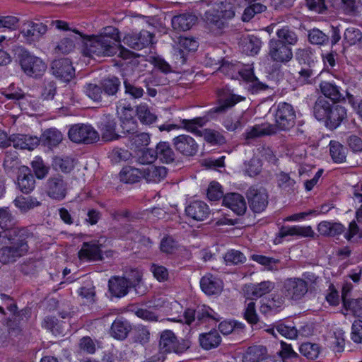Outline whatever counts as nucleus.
Returning <instances> with one entry per match:
<instances>
[{
	"label": "nucleus",
	"mask_w": 362,
	"mask_h": 362,
	"mask_svg": "<svg viewBox=\"0 0 362 362\" xmlns=\"http://www.w3.org/2000/svg\"><path fill=\"white\" fill-rule=\"evenodd\" d=\"M85 54L87 56H113L119 48L120 45L119 30L115 27L105 28L104 31L99 35L84 40Z\"/></svg>",
	"instance_id": "nucleus-1"
},
{
	"label": "nucleus",
	"mask_w": 362,
	"mask_h": 362,
	"mask_svg": "<svg viewBox=\"0 0 362 362\" xmlns=\"http://www.w3.org/2000/svg\"><path fill=\"white\" fill-rule=\"evenodd\" d=\"M234 16L233 6L230 4L221 2L206 10L202 19L211 32L219 35L228 28L229 21Z\"/></svg>",
	"instance_id": "nucleus-2"
},
{
	"label": "nucleus",
	"mask_w": 362,
	"mask_h": 362,
	"mask_svg": "<svg viewBox=\"0 0 362 362\" xmlns=\"http://www.w3.org/2000/svg\"><path fill=\"white\" fill-rule=\"evenodd\" d=\"M240 64H231L229 62H224L220 67L221 72L233 78H238L239 76L247 83L249 84V89L252 93H257L261 90H267L269 86L261 81L255 76L253 69L250 66L240 67Z\"/></svg>",
	"instance_id": "nucleus-3"
},
{
	"label": "nucleus",
	"mask_w": 362,
	"mask_h": 362,
	"mask_svg": "<svg viewBox=\"0 0 362 362\" xmlns=\"http://www.w3.org/2000/svg\"><path fill=\"white\" fill-rule=\"evenodd\" d=\"M208 119L204 117H196L192 119H184L181 121L183 127L188 132H192L199 136H203L207 143L213 145H222L226 142L223 135L218 131L205 129L202 132L198 127H203Z\"/></svg>",
	"instance_id": "nucleus-4"
},
{
	"label": "nucleus",
	"mask_w": 362,
	"mask_h": 362,
	"mask_svg": "<svg viewBox=\"0 0 362 362\" xmlns=\"http://www.w3.org/2000/svg\"><path fill=\"white\" fill-rule=\"evenodd\" d=\"M217 105L209 110L207 115L211 118L216 115H223L237 103L245 100L244 96L235 94L233 90L226 86L216 90Z\"/></svg>",
	"instance_id": "nucleus-5"
},
{
	"label": "nucleus",
	"mask_w": 362,
	"mask_h": 362,
	"mask_svg": "<svg viewBox=\"0 0 362 362\" xmlns=\"http://www.w3.org/2000/svg\"><path fill=\"white\" fill-rule=\"evenodd\" d=\"M275 124L276 132L277 129L288 131L294 127L296 124V115L293 107L287 103H279L275 109Z\"/></svg>",
	"instance_id": "nucleus-6"
},
{
	"label": "nucleus",
	"mask_w": 362,
	"mask_h": 362,
	"mask_svg": "<svg viewBox=\"0 0 362 362\" xmlns=\"http://www.w3.org/2000/svg\"><path fill=\"white\" fill-rule=\"evenodd\" d=\"M69 138L78 144H90L97 142L100 136L98 132L90 125L77 124L69 130Z\"/></svg>",
	"instance_id": "nucleus-7"
},
{
	"label": "nucleus",
	"mask_w": 362,
	"mask_h": 362,
	"mask_svg": "<svg viewBox=\"0 0 362 362\" xmlns=\"http://www.w3.org/2000/svg\"><path fill=\"white\" fill-rule=\"evenodd\" d=\"M189 346L190 342L188 340L178 341L171 330H164L160 334L159 347L163 353L181 354L188 349Z\"/></svg>",
	"instance_id": "nucleus-8"
},
{
	"label": "nucleus",
	"mask_w": 362,
	"mask_h": 362,
	"mask_svg": "<svg viewBox=\"0 0 362 362\" xmlns=\"http://www.w3.org/2000/svg\"><path fill=\"white\" fill-rule=\"evenodd\" d=\"M282 293L291 300L298 301L307 294L305 284L299 277L286 279L283 282Z\"/></svg>",
	"instance_id": "nucleus-9"
},
{
	"label": "nucleus",
	"mask_w": 362,
	"mask_h": 362,
	"mask_svg": "<svg viewBox=\"0 0 362 362\" xmlns=\"http://www.w3.org/2000/svg\"><path fill=\"white\" fill-rule=\"evenodd\" d=\"M214 314V310L205 305H197L195 309L187 308L184 313L185 322L197 326L210 318L218 321Z\"/></svg>",
	"instance_id": "nucleus-10"
},
{
	"label": "nucleus",
	"mask_w": 362,
	"mask_h": 362,
	"mask_svg": "<svg viewBox=\"0 0 362 362\" xmlns=\"http://www.w3.org/2000/svg\"><path fill=\"white\" fill-rule=\"evenodd\" d=\"M20 63L23 71L32 77L42 76L47 69V65L40 58L29 53L22 54Z\"/></svg>",
	"instance_id": "nucleus-11"
},
{
	"label": "nucleus",
	"mask_w": 362,
	"mask_h": 362,
	"mask_svg": "<svg viewBox=\"0 0 362 362\" xmlns=\"http://www.w3.org/2000/svg\"><path fill=\"white\" fill-rule=\"evenodd\" d=\"M249 206L255 213L263 211L268 205V194L263 187H250L246 193Z\"/></svg>",
	"instance_id": "nucleus-12"
},
{
	"label": "nucleus",
	"mask_w": 362,
	"mask_h": 362,
	"mask_svg": "<svg viewBox=\"0 0 362 362\" xmlns=\"http://www.w3.org/2000/svg\"><path fill=\"white\" fill-rule=\"evenodd\" d=\"M47 29L46 21H28L23 24L21 33L28 42L32 43L39 41L45 35Z\"/></svg>",
	"instance_id": "nucleus-13"
},
{
	"label": "nucleus",
	"mask_w": 362,
	"mask_h": 362,
	"mask_svg": "<svg viewBox=\"0 0 362 362\" xmlns=\"http://www.w3.org/2000/svg\"><path fill=\"white\" fill-rule=\"evenodd\" d=\"M269 55L273 62L287 63L293 58L292 49L273 38L269 42Z\"/></svg>",
	"instance_id": "nucleus-14"
},
{
	"label": "nucleus",
	"mask_w": 362,
	"mask_h": 362,
	"mask_svg": "<svg viewBox=\"0 0 362 362\" xmlns=\"http://www.w3.org/2000/svg\"><path fill=\"white\" fill-rule=\"evenodd\" d=\"M51 69L54 76L64 82H69L75 76V69L68 58L54 59Z\"/></svg>",
	"instance_id": "nucleus-15"
},
{
	"label": "nucleus",
	"mask_w": 362,
	"mask_h": 362,
	"mask_svg": "<svg viewBox=\"0 0 362 362\" xmlns=\"http://www.w3.org/2000/svg\"><path fill=\"white\" fill-rule=\"evenodd\" d=\"M47 195L56 200H62L66 195L67 183L64 180L63 177L57 175L50 177L45 185Z\"/></svg>",
	"instance_id": "nucleus-16"
},
{
	"label": "nucleus",
	"mask_w": 362,
	"mask_h": 362,
	"mask_svg": "<svg viewBox=\"0 0 362 362\" xmlns=\"http://www.w3.org/2000/svg\"><path fill=\"white\" fill-rule=\"evenodd\" d=\"M173 145L178 152L185 156H194L199 149V145L194 139L186 134H181L173 138Z\"/></svg>",
	"instance_id": "nucleus-17"
},
{
	"label": "nucleus",
	"mask_w": 362,
	"mask_h": 362,
	"mask_svg": "<svg viewBox=\"0 0 362 362\" xmlns=\"http://www.w3.org/2000/svg\"><path fill=\"white\" fill-rule=\"evenodd\" d=\"M154 35L148 30H142L139 34H128L122 40L124 45L128 47L141 50L153 44Z\"/></svg>",
	"instance_id": "nucleus-18"
},
{
	"label": "nucleus",
	"mask_w": 362,
	"mask_h": 362,
	"mask_svg": "<svg viewBox=\"0 0 362 362\" xmlns=\"http://www.w3.org/2000/svg\"><path fill=\"white\" fill-rule=\"evenodd\" d=\"M1 299L4 301L8 311L10 312V320L15 325H18L21 322H25L30 317V308H24L21 310H18L16 305L13 303L11 298L6 294H1Z\"/></svg>",
	"instance_id": "nucleus-19"
},
{
	"label": "nucleus",
	"mask_w": 362,
	"mask_h": 362,
	"mask_svg": "<svg viewBox=\"0 0 362 362\" xmlns=\"http://www.w3.org/2000/svg\"><path fill=\"white\" fill-rule=\"evenodd\" d=\"M28 250V245L24 242L10 246L4 247L0 250V262L3 264L14 262Z\"/></svg>",
	"instance_id": "nucleus-20"
},
{
	"label": "nucleus",
	"mask_w": 362,
	"mask_h": 362,
	"mask_svg": "<svg viewBox=\"0 0 362 362\" xmlns=\"http://www.w3.org/2000/svg\"><path fill=\"white\" fill-rule=\"evenodd\" d=\"M274 288V282L263 281L260 283L246 284L243 288V292L247 298L257 299L273 291Z\"/></svg>",
	"instance_id": "nucleus-21"
},
{
	"label": "nucleus",
	"mask_w": 362,
	"mask_h": 362,
	"mask_svg": "<svg viewBox=\"0 0 362 362\" xmlns=\"http://www.w3.org/2000/svg\"><path fill=\"white\" fill-rule=\"evenodd\" d=\"M223 204L238 216L243 215L247 209L244 197L238 193H230L223 197Z\"/></svg>",
	"instance_id": "nucleus-22"
},
{
	"label": "nucleus",
	"mask_w": 362,
	"mask_h": 362,
	"mask_svg": "<svg viewBox=\"0 0 362 362\" xmlns=\"http://www.w3.org/2000/svg\"><path fill=\"white\" fill-rule=\"evenodd\" d=\"M80 259L98 261L103 259L100 247L97 241L84 242L78 251Z\"/></svg>",
	"instance_id": "nucleus-23"
},
{
	"label": "nucleus",
	"mask_w": 362,
	"mask_h": 362,
	"mask_svg": "<svg viewBox=\"0 0 362 362\" xmlns=\"http://www.w3.org/2000/svg\"><path fill=\"white\" fill-rule=\"evenodd\" d=\"M131 287L125 277L112 276L108 281L109 291L112 296L116 298L126 296Z\"/></svg>",
	"instance_id": "nucleus-24"
},
{
	"label": "nucleus",
	"mask_w": 362,
	"mask_h": 362,
	"mask_svg": "<svg viewBox=\"0 0 362 362\" xmlns=\"http://www.w3.org/2000/svg\"><path fill=\"white\" fill-rule=\"evenodd\" d=\"M11 145L16 148L33 150L40 144V139L37 136L25 134H13L10 136Z\"/></svg>",
	"instance_id": "nucleus-25"
},
{
	"label": "nucleus",
	"mask_w": 362,
	"mask_h": 362,
	"mask_svg": "<svg viewBox=\"0 0 362 362\" xmlns=\"http://www.w3.org/2000/svg\"><path fill=\"white\" fill-rule=\"evenodd\" d=\"M346 118V110L345 107L339 105H334L324 121L327 128L334 129L337 128Z\"/></svg>",
	"instance_id": "nucleus-26"
},
{
	"label": "nucleus",
	"mask_w": 362,
	"mask_h": 362,
	"mask_svg": "<svg viewBox=\"0 0 362 362\" xmlns=\"http://www.w3.org/2000/svg\"><path fill=\"white\" fill-rule=\"evenodd\" d=\"M17 185L19 189L24 194H29L34 189L35 180L28 167L23 166L20 168Z\"/></svg>",
	"instance_id": "nucleus-27"
},
{
	"label": "nucleus",
	"mask_w": 362,
	"mask_h": 362,
	"mask_svg": "<svg viewBox=\"0 0 362 362\" xmlns=\"http://www.w3.org/2000/svg\"><path fill=\"white\" fill-rule=\"evenodd\" d=\"M186 214L196 221H203L209 214L210 211L207 204L202 201H194L185 209Z\"/></svg>",
	"instance_id": "nucleus-28"
},
{
	"label": "nucleus",
	"mask_w": 362,
	"mask_h": 362,
	"mask_svg": "<svg viewBox=\"0 0 362 362\" xmlns=\"http://www.w3.org/2000/svg\"><path fill=\"white\" fill-rule=\"evenodd\" d=\"M73 33L76 36H71L64 37L60 40L57 47H55L56 53L68 54L74 50L76 42L78 40H82L84 42L87 35L80 33L78 30L74 29Z\"/></svg>",
	"instance_id": "nucleus-29"
},
{
	"label": "nucleus",
	"mask_w": 362,
	"mask_h": 362,
	"mask_svg": "<svg viewBox=\"0 0 362 362\" xmlns=\"http://www.w3.org/2000/svg\"><path fill=\"white\" fill-rule=\"evenodd\" d=\"M200 286L209 296L218 294L222 289L221 281L211 274H207L201 279Z\"/></svg>",
	"instance_id": "nucleus-30"
},
{
	"label": "nucleus",
	"mask_w": 362,
	"mask_h": 362,
	"mask_svg": "<svg viewBox=\"0 0 362 362\" xmlns=\"http://www.w3.org/2000/svg\"><path fill=\"white\" fill-rule=\"evenodd\" d=\"M196 16L185 13L177 16H175L172 18V26L177 31H186L189 30L192 25L197 22Z\"/></svg>",
	"instance_id": "nucleus-31"
},
{
	"label": "nucleus",
	"mask_w": 362,
	"mask_h": 362,
	"mask_svg": "<svg viewBox=\"0 0 362 362\" xmlns=\"http://www.w3.org/2000/svg\"><path fill=\"white\" fill-rule=\"evenodd\" d=\"M320 88L324 98H327L334 103H339L344 99L341 88L334 83L322 81L320 83Z\"/></svg>",
	"instance_id": "nucleus-32"
},
{
	"label": "nucleus",
	"mask_w": 362,
	"mask_h": 362,
	"mask_svg": "<svg viewBox=\"0 0 362 362\" xmlns=\"http://www.w3.org/2000/svg\"><path fill=\"white\" fill-rule=\"evenodd\" d=\"M276 133V127L271 124H262L255 125L247 129L243 134L247 143L250 139H254L266 135H272Z\"/></svg>",
	"instance_id": "nucleus-33"
},
{
	"label": "nucleus",
	"mask_w": 362,
	"mask_h": 362,
	"mask_svg": "<svg viewBox=\"0 0 362 362\" xmlns=\"http://www.w3.org/2000/svg\"><path fill=\"white\" fill-rule=\"evenodd\" d=\"M158 159L163 163L170 164L176 162L177 156L168 142L160 141L156 145Z\"/></svg>",
	"instance_id": "nucleus-34"
},
{
	"label": "nucleus",
	"mask_w": 362,
	"mask_h": 362,
	"mask_svg": "<svg viewBox=\"0 0 362 362\" xmlns=\"http://www.w3.org/2000/svg\"><path fill=\"white\" fill-rule=\"evenodd\" d=\"M200 346L205 350H211L218 347L221 343V337L216 329L199 335Z\"/></svg>",
	"instance_id": "nucleus-35"
},
{
	"label": "nucleus",
	"mask_w": 362,
	"mask_h": 362,
	"mask_svg": "<svg viewBox=\"0 0 362 362\" xmlns=\"http://www.w3.org/2000/svg\"><path fill=\"white\" fill-rule=\"evenodd\" d=\"M99 128L102 139L105 141L115 140L119 137V135L115 132L116 122L110 117H105L102 119Z\"/></svg>",
	"instance_id": "nucleus-36"
},
{
	"label": "nucleus",
	"mask_w": 362,
	"mask_h": 362,
	"mask_svg": "<svg viewBox=\"0 0 362 362\" xmlns=\"http://www.w3.org/2000/svg\"><path fill=\"white\" fill-rule=\"evenodd\" d=\"M167 173V168L163 166L149 165L143 168V178L148 182H159L166 177Z\"/></svg>",
	"instance_id": "nucleus-37"
},
{
	"label": "nucleus",
	"mask_w": 362,
	"mask_h": 362,
	"mask_svg": "<svg viewBox=\"0 0 362 362\" xmlns=\"http://www.w3.org/2000/svg\"><path fill=\"white\" fill-rule=\"evenodd\" d=\"M132 327L130 324L123 318H117L112 324L110 334L117 339L123 340L127 338Z\"/></svg>",
	"instance_id": "nucleus-38"
},
{
	"label": "nucleus",
	"mask_w": 362,
	"mask_h": 362,
	"mask_svg": "<svg viewBox=\"0 0 362 362\" xmlns=\"http://www.w3.org/2000/svg\"><path fill=\"white\" fill-rule=\"evenodd\" d=\"M16 220L7 209H0V227L3 229L4 237L11 240V232L15 228Z\"/></svg>",
	"instance_id": "nucleus-39"
},
{
	"label": "nucleus",
	"mask_w": 362,
	"mask_h": 362,
	"mask_svg": "<svg viewBox=\"0 0 362 362\" xmlns=\"http://www.w3.org/2000/svg\"><path fill=\"white\" fill-rule=\"evenodd\" d=\"M344 226L337 222L322 221L318 224L317 230L323 236L334 237L344 231Z\"/></svg>",
	"instance_id": "nucleus-40"
},
{
	"label": "nucleus",
	"mask_w": 362,
	"mask_h": 362,
	"mask_svg": "<svg viewBox=\"0 0 362 362\" xmlns=\"http://www.w3.org/2000/svg\"><path fill=\"white\" fill-rule=\"evenodd\" d=\"M104 98H112L119 90L121 82L116 76L107 77L100 81Z\"/></svg>",
	"instance_id": "nucleus-41"
},
{
	"label": "nucleus",
	"mask_w": 362,
	"mask_h": 362,
	"mask_svg": "<svg viewBox=\"0 0 362 362\" xmlns=\"http://www.w3.org/2000/svg\"><path fill=\"white\" fill-rule=\"evenodd\" d=\"M295 58L300 66L311 68L317 66L314 52L310 48L298 49L295 54Z\"/></svg>",
	"instance_id": "nucleus-42"
},
{
	"label": "nucleus",
	"mask_w": 362,
	"mask_h": 362,
	"mask_svg": "<svg viewBox=\"0 0 362 362\" xmlns=\"http://www.w3.org/2000/svg\"><path fill=\"white\" fill-rule=\"evenodd\" d=\"M281 238L288 235H297L300 237H313L314 231L311 226H283L279 231Z\"/></svg>",
	"instance_id": "nucleus-43"
},
{
	"label": "nucleus",
	"mask_w": 362,
	"mask_h": 362,
	"mask_svg": "<svg viewBox=\"0 0 362 362\" xmlns=\"http://www.w3.org/2000/svg\"><path fill=\"white\" fill-rule=\"evenodd\" d=\"M39 139L40 142L41 141L44 146L51 148L57 146L62 142L63 136L58 129L50 128L45 130Z\"/></svg>",
	"instance_id": "nucleus-44"
},
{
	"label": "nucleus",
	"mask_w": 362,
	"mask_h": 362,
	"mask_svg": "<svg viewBox=\"0 0 362 362\" xmlns=\"http://www.w3.org/2000/svg\"><path fill=\"white\" fill-rule=\"evenodd\" d=\"M330 156L335 163H344L346 160L347 148L337 141H331L329 144Z\"/></svg>",
	"instance_id": "nucleus-45"
},
{
	"label": "nucleus",
	"mask_w": 362,
	"mask_h": 362,
	"mask_svg": "<svg viewBox=\"0 0 362 362\" xmlns=\"http://www.w3.org/2000/svg\"><path fill=\"white\" fill-rule=\"evenodd\" d=\"M334 105H331L325 98L320 96L317 98L313 107V115L319 120H325Z\"/></svg>",
	"instance_id": "nucleus-46"
},
{
	"label": "nucleus",
	"mask_w": 362,
	"mask_h": 362,
	"mask_svg": "<svg viewBox=\"0 0 362 362\" xmlns=\"http://www.w3.org/2000/svg\"><path fill=\"white\" fill-rule=\"evenodd\" d=\"M143 177V169L131 166L122 168L119 173L120 180L124 183L133 184L139 182Z\"/></svg>",
	"instance_id": "nucleus-47"
},
{
	"label": "nucleus",
	"mask_w": 362,
	"mask_h": 362,
	"mask_svg": "<svg viewBox=\"0 0 362 362\" xmlns=\"http://www.w3.org/2000/svg\"><path fill=\"white\" fill-rule=\"evenodd\" d=\"M276 36L277 39L276 40L284 43L290 47L292 45H295L298 40V35L288 26H284L279 29L276 31Z\"/></svg>",
	"instance_id": "nucleus-48"
},
{
	"label": "nucleus",
	"mask_w": 362,
	"mask_h": 362,
	"mask_svg": "<svg viewBox=\"0 0 362 362\" xmlns=\"http://www.w3.org/2000/svg\"><path fill=\"white\" fill-rule=\"evenodd\" d=\"M14 205L22 212L26 213L29 210L39 206L41 203L33 197H17L13 201Z\"/></svg>",
	"instance_id": "nucleus-49"
},
{
	"label": "nucleus",
	"mask_w": 362,
	"mask_h": 362,
	"mask_svg": "<svg viewBox=\"0 0 362 362\" xmlns=\"http://www.w3.org/2000/svg\"><path fill=\"white\" fill-rule=\"evenodd\" d=\"M262 46V42L259 38L255 36H248L245 38L242 42V49L247 55L257 54Z\"/></svg>",
	"instance_id": "nucleus-50"
},
{
	"label": "nucleus",
	"mask_w": 362,
	"mask_h": 362,
	"mask_svg": "<svg viewBox=\"0 0 362 362\" xmlns=\"http://www.w3.org/2000/svg\"><path fill=\"white\" fill-rule=\"evenodd\" d=\"M265 354L266 348L263 346H250L244 354L243 362H259Z\"/></svg>",
	"instance_id": "nucleus-51"
},
{
	"label": "nucleus",
	"mask_w": 362,
	"mask_h": 362,
	"mask_svg": "<svg viewBox=\"0 0 362 362\" xmlns=\"http://www.w3.org/2000/svg\"><path fill=\"white\" fill-rule=\"evenodd\" d=\"M83 91L90 99L94 102L105 101L101 85L95 83H87L83 87Z\"/></svg>",
	"instance_id": "nucleus-52"
},
{
	"label": "nucleus",
	"mask_w": 362,
	"mask_h": 362,
	"mask_svg": "<svg viewBox=\"0 0 362 362\" xmlns=\"http://www.w3.org/2000/svg\"><path fill=\"white\" fill-rule=\"evenodd\" d=\"M136 115L140 122L144 124H151L157 119V116L146 105H139L136 108Z\"/></svg>",
	"instance_id": "nucleus-53"
},
{
	"label": "nucleus",
	"mask_w": 362,
	"mask_h": 362,
	"mask_svg": "<svg viewBox=\"0 0 362 362\" xmlns=\"http://www.w3.org/2000/svg\"><path fill=\"white\" fill-rule=\"evenodd\" d=\"M31 167L37 179H44L49 173V167L40 157H35L31 162Z\"/></svg>",
	"instance_id": "nucleus-54"
},
{
	"label": "nucleus",
	"mask_w": 362,
	"mask_h": 362,
	"mask_svg": "<svg viewBox=\"0 0 362 362\" xmlns=\"http://www.w3.org/2000/svg\"><path fill=\"white\" fill-rule=\"evenodd\" d=\"M308 40L313 45H326L329 42V37L317 28L308 32Z\"/></svg>",
	"instance_id": "nucleus-55"
},
{
	"label": "nucleus",
	"mask_w": 362,
	"mask_h": 362,
	"mask_svg": "<svg viewBox=\"0 0 362 362\" xmlns=\"http://www.w3.org/2000/svg\"><path fill=\"white\" fill-rule=\"evenodd\" d=\"M266 9L267 6L260 3H251L245 8L242 20L244 22H249L255 15L264 12Z\"/></svg>",
	"instance_id": "nucleus-56"
},
{
	"label": "nucleus",
	"mask_w": 362,
	"mask_h": 362,
	"mask_svg": "<svg viewBox=\"0 0 362 362\" xmlns=\"http://www.w3.org/2000/svg\"><path fill=\"white\" fill-rule=\"evenodd\" d=\"M344 40L349 45H354L362 40V32L355 27L347 28L344 33Z\"/></svg>",
	"instance_id": "nucleus-57"
},
{
	"label": "nucleus",
	"mask_w": 362,
	"mask_h": 362,
	"mask_svg": "<svg viewBox=\"0 0 362 362\" xmlns=\"http://www.w3.org/2000/svg\"><path fill=\"white\" fill-rule=\"evenodd\" d=\"M57 93L55 82L45 81L40 87V98L42 100H51Z\"/></svg>",
	"instance_id": "nucleus-58"
},
{
	"label": "nucleus",
	"mask_w": 362,
	"mask_h": 362,
	"mask_svg": "<svg viewBox=\"0 0 362 362\" xmlns=\"http://www.w3.org/2000/svg\"><path fill=\"white\" fill-rule=\"evenodd\" d=\"M319 71L317 66L308 67L300 66L298 71V81L304 84L312 83V79L314 76Z\"/></svg>",
	"instance_id": "nucleus-59"
},
{
	"label": "nucleus",
	"mask_w": 362,
	"mask_h": 362,
	"mask_svg": "<svg viewBox=\"0 0 362 362\" xmlns=\"http://www.w3.org/2000/svg\"><path fill=\"white\" fill-rule=\"evenodd\" d=\"M300 352L308 359L317 358L320 354V347L317 344L303 343L299 348Z\"/></svg>",
	"instance_id": "nucleus-60"
},
{
	"label": "nucleus",
	"mask_w": 362,
	"mask_h": 362,
	"mask_svg": "<svg viewBox=\"0 0 362 362\" xmlns=\"http://www.w3.org/2000/svg\"><path fill=\"white\" fill-rule=\"evenodd\" d=\"M123 83L124 86V93L132 98L138 99L141 98L144 95V89L134 83L130 82L127 78L124 79Z\"/></svg>",
	"instance_id": "nucleus-61"
},
{
	"label": "nucleus",
	"mask_w": 362,
	"mask_h": 362,
	"mask_svg": "<svg viewBox=\"0 0 362 362\" xmlns=\"http://www.w3.org/2000/svg\"><path fill=\"white\" fill-rule=\"evenodd\" d=\"M224 260L227 265H236L245 262L246 257L240 251L230 250L226 253Z\"/></svg>",
	"instance_id": "nucleus-62"
},
{
	"label": "nucleus",
	"mask_w": 362,
	"mask_h": 362,
	"mask_svg": "<svg viewBox=\"0 0 362 362\" xmlns=\"http://www.w3.org/2000/svg\"><path fill=\"white\" fill-rule=\"evenodd\" d=\"M52 166L56 170H60L64 173H69L74 168L72 160L70 158L61 157H54L53 158Z\"/></svg>",
	"instance_id": "nucleus-63"
},
{
	"label": "nucleus",
	"mask_w": 362,
	"mask_h": 362,
	"mask_svg": "<svg viewBox=\"0 0 362 362\" xmlns=\"http://www.w3.org/2000/svg\"><path fill=\"white\" fill-rule=\"evenodd\" d=\"M96 342L90 337H82L78 342L79 351L93 354L96 351Z\"/></svg>",
	"instance_id": "nucleus-64"
}]
</instances>
